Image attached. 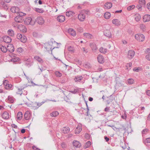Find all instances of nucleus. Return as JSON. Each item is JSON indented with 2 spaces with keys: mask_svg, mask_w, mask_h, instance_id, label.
<instances>
[{
  "mask_svg": "<svg viewBox=\"0 0 150 150\" xmlns=\"http://www.w3.org/2000/svg\"><path fill=\"white\" fill-rule=\"evenodd\" d=\"M53 39H52H52L51 40V41L50 42H48L47 43H46L45 44V48L48 51H50L52 52L53 50L54 49L56 48H57L58 47H54L53 45L54 43H55L56 42L54 41L53 42L52 40Z\"/></svg>",
  "mask_w": 150,
  "mask_h": 150,
  "instance_id": "nucleus-1",
  "label": "nucleus"
},
{
  "mask_svg": "<svg viewBox=\"0 0 150 150\" xmlns=\"http://www.w3.org/2000/svg\"><path fill=\"white\" fill-rule=\"evenodd\" d=\"M25 14L22 12H20L17 13V16L15 18V21L18 23H22L24 19L23 16Z\"/></svg>",
  "mask_w": 150,
  "mask_h": 150,
  "instance_id": "nucleus-2",
  "label": "nucleus"
},
{
  "mask_svg": "<svg viewBox=\"0 0 150 150\" xmlns=\"http://www.w3.org/2000/svg\"><path fill=\"white\" fill-rule=\"evenodd\" d=\"M135 38L140 42L143 41L145 39L144 35L142 34H137L135 36Z\"/></svg>",
  "mask_w": 150,
  "mask_h": 150,
  "instance_id": "nucleus-3",
  "label": "nucleus"
},
{
  "mask_svg": "<svg viewBox=\"0 0 150 150\" xmlns=\"http://www.w3.org/2000/svg\"><path fill=\"white\" fill-rule=\"evenodd\" d=\"M17 38L18 39L20 40L23 43H25L27 41V38L23 34H18L17 35Z\"/></svg>",
  "mask_w": 150,
  "mask_h": 150,
  "instance_id": "nucleus-4",
  "label": "nucleus"
},
{
  "mask_svg": "<svg viewBox=\"0 0 150 150\" xmlns=\"http://www.w3.org/2000/svg\"><path fill=\"white\" fill-rule=\"evenodd\" d=\"M33 60L30 58L26 59L25 63V65L27 67H29L33 65Z\"/></svg>",
  "mask_w": 150,
  "mask_h": 150,
  "instance_id": "nucleus-5",
  "label": "nucleus"
},
{
  "mask_svg": "<svg viewBox=\"0 0 150 150\" xmlns=\"http://www.w3.org/2000/svg\"><path fill=\"white\" fill-rule=\"evenodd\" d=\"M25 24L29 25L33 24L34 22H33L31 17H28L26 18L24 20Z\"/></svg>",
  "mask_w": 150,
  "mask_h": 150,
  "instance_id": "nucleus-6",
  "label": "nucleus"
},
{
  "mask_svg": "<svg viewBox=\"0 0 150 150\" xmlns=\"http://www.w3.org/2000/svg\"><path fill=\"white\" fill-rule=\"evenodd\" d=\"M78 18L80 21H83L86 18L85 15L82 12L80 11V13L78 15Z\"/></svg>",
  "mask_w": 150,
  "mask_h": 150,
  "instance_id": "nucleus-7",
  "label": "nucleus"
},
{
  "mask_svg": "<svg viewBox=\"0 0 150 150\" xmlns=\"http://www.w3.org/2000/svg\"><path fill=\"white\" fill-rule=\"evenodd\" d=\"M36 22L38 24L42 25L45 22L44 19L41 17H38L36 20Z\"/></svg>",
  "mask_w": 150,
  "mask_h": 150,
  "instance_id": "nucleus-8",
  "label": "nucleus"
},
{
  "mask_svg": "<svg viewBox=\"0 0 150 150\" xmlns=\"http://www.w3.org/2000/svg\"><path fill=\"white\" fill-rule=\"evenodd\" d=\"M135 54V52L132 50H129L128 52V57L129 59H132L134 56Z\"/></svg>",
  "mask_w": 150,
  "mask_h": 150,
  "instance_id": "nucleus-9",
  "label": "nucleus"
},
{
  "mask_svg": "<svg viewBox=\"0 0 150 150\" xmlns=\"http://www.w3.org/2000/svg\"><path fill=\"white\" fill-rule=\"evenodd\" d=\"M14 48L13 45L11 44H9L7 46V51L10 52H12L14 51Z\"/></svg>",
  "mask_w": 150,
  "mask_h": 150,
  "instance_id": "nucleus-10",
  "label": "nucleus"
},
{
  "mask_svg": "<svg viewBox=\"0 0 150 150\" xmlns=\"http://www.w3.org/2000/svg\"><path fill=\"white\" fill-rule=\"evenodd\" d=\"M4 41L6 43H9L11 42L12 40L11 38L7 36H4L3 37Z\"/></svg>",
  "mask_w": 150,
  "mask_h": 150,
  "instance_id": "nucleus-11",
  "label": "nucleus"
},
{
  "mask_svg": "<svg viewBox=\"0 0 150 150\" xmlns=\"http://www.w3.org/2000/svg\"><path fill=\"white\" fill-rule=\"evenodd\" d=\"M104 34L109 38H111L112 37L111 33L109 30H106L104 31Z\"/></svg>",
  "mask_w": 150,
  "mask_h": 150,
  "instance_id": "nucleus-12",
  "label": "nucleus"
},
{
  "mask_svg": "<svg viewBox=\"0 0 150 150\" xmlns=\"http://www.w3.org/2000/svg\"><path fill=\"white\" fill-rule=\"evenodd\" d=\"M112 23L116 26H119L121 24L120 21L118 19H115L112 21Z\"/></svg>",
  "mask_w": 150,
  "mask_h": 150,
  "instance_id": "nucleus-13",
  "label": "nucleus"
},
{
  "mask_svg": "<svg viewBox=\"0 0 150 150\" xmlns=\"http://www.w3.org/2000/svg\"><path fill=\"white\" fill-rule=\"evenodd\" d=\"M98 62L100 64H103L104 62V59L103 57L101 55H99L97 57Z\"/></svg>",
  "mask_w": 150,
  "mask_h": 150,
  "instance_id": "nucleus-14",
  "label": "nucleus"
},
{
  "mask_svg": "<svg viewBox=\"0 0 150 150\" xmlns=\"http://www.w3.org/2000/svg\"><path fill=\"white\" fill-rule=\"evenodd\" d=\"M143 20L144 22L149 21H150V15L149 14L145 15L143 17Z\"/></svg>",
  "mask_w": 150,
  "mask_h": 150,
  "instance_id": "nucleus-15",
  "label": "nucleus"
},
{
  "mask_svg": "<svg viewBox=\"0 0 150 150\" xmlns=\"http://www.w3.org/2000/svg\"><path fill=\"white\" fill-rule=\"evenodd\" d=\"M9 113L6 111L4 112L2 115V117L4 119H8L9 118Z\"/></svg>",
  "mask_w": 150,
  "mask_h": 150,
  "instance_id": "nucleus-16",
  "label": "nucleus"
},
{
  "mask_svg": "<svg viewBox=\"0 0 150 150\" xmlns=\"http://www.w3.org/2000/svg\"><path fill=\"white\" fill-rule=\"evenodd\" d=\"M57 20L60 23L62 22L65 20V16L62 15L59 16L57 17Z\"/></svg>",
  "mask_w": 150,
  "mask_h": 150,
  "instance_id": "nucleus-17",
  "label": "nucleus"
},
{
  "mask_svg": "<svg viewBox=\"0 0 150 150\" xmlns=\"http://www.w3.org/2000/svg\"><path fill=\"white\" fill-rule=\"evenodd\" d=\"M73 144L74 146L76 148H79L81 146V144L77 141H74L73 142Z\"/></svg>",
  "mask_w": 150,
  "mask_h": 150,
  "instance_id": "nucleus-18",
  "label": "nucleus"
},
{
  "mask_svg": "<svg viewBox=\"0 0 150 150\" xmlns=\"http://www.w3.org/2000/svg\"><path fill=\"white\" fill-rule=\"evenodd\" d=\"M31 115L30 114L28 111H26L24 115L25 119L26 120H29Z\"/></svg>",
  "mask_w": 150,
  "mask_h": 150,
  "instance_id": "nucleus-19",
  "label": "nucleus"
},
{
  "mask_svg": "<svg viewBox=\"0 0 150 150\" xmlns=\"http://www.w3.org/2000/svg\"><path fill=\"white\" fill-rule=\"evenodd\" d=\"M27 86V85H24L23 86L21 87V88H18V91L16 93L17 94H20L21 96L23 94L22 91L24 89V88L26 87Z\"/></svg>",
  "mask_w": 150,
  "mask_h": 150,
  "instance_id": "nucleus-20",
  "label": "nucleus"
},
{
  "mask_svg": "<svg viewBox=\"0 0 150 150\" xmlns=\"http://www.w3.org/2000/svg\"><path fill=\"white\" fill-rule=\"evenodd\" d=\"M90 46H91L92 51L94 52H95L97 49V47L96 45L93 43H91L90 44Z\"/></svg>",
  "mask_w": 150,
  "mask_h": 150,
  "instance_id": "nucleus-21",
  "label": "nucleus"
},
{
  "mask_svg": "<svg viewBox=\"0 0 150 150\" xmlns=\"http://www.w3.org/2000/svg\"><path fill=\"white\" fill-rule=\"evenodd\" d=\"M82 128L81 125H78L75 130V133L76 134H79L81 131Z\"/></svg>",
  "mask_w": 150,
  "mask_h": 150,
  "instance_id": "nucleus-22",
  "label": "nucleus"
},
{
  "mask_svg": "<svg viewBox=\"0 0 150 150\" xmlns=\"http://www.w3.org/2000/svg\"><path fill=\"white\" fill-rule=\"evenodd\" d=\"M112 3L111 2H107L104 5V8H105L109 9L112 7Z\"/></svg>",
  "mask_w": 150,
  "mask_h": 150,
  "instance_id": "nucleus-23",
  "label": "nucleus"
},
{
  "mask_svg": "<svg viewBox=\"0 0 150 150\" xmlns=\"http://www.w3.org/2000/svg\"><path fill=\"white\" fill-rule=\"evenodd\" d=\"M11 11L13 13H17V14L18 13V7L16 6H13L10 9Z\"/></svg>",
  "mask_w": 150,
  "mask_h": 150,
  "instance_id": "nucleus-24",
  "label": "nucleus"
},
{
  "mask_svg": "<svg viewBox=\"0 0 150 150\" xmlns=\"http://www.w3.org/2000/svg\"><path fill=\"white\" fill-rule=\"evenodd\" d=\"M68 32L71 35L73 36H74L76 35V33L75 31L73 29H69L68 30Z\"/></svg>",
  "mask_w": 150,
  "mask_h": 150,
  "instance_id": "nucleus-25",
  "label": "nucleus"
},
{
  "mask_svg": "<svg viewBox=\"0 0 150 150\" xmlns=\"http://www.w3.org/2000/svg\"><path fill=\"white\" fill-rule=\"evenodd\" d=\"M70 131V129L69 127H65L63 128V133L66 134L69 133Z\"/></svg>",
  "mask_w": 150,
  "mask_h": 150,
  "instance_id": "nucleus-26",
  "label": "nucleus"
},
{
  "mask_svg": "<svg viewBox=\"0 0 150 150\" xmlns=\"http://www.w3.org/2000/svg\"><path fill=\"white\" fill-rule=\"evenodd\" d=\"M74 14V12L71 11H67L66 12V15L68 17L72 16Z\"/></svg>",
  "mask_w": 150,
  "mask_h": 150,
  "instance_id": "nucleus-27",
  "label": "nucleus"
},
{
  "mask_svg": "<svg viewBox=\"0 0 150 150\" xmlns=\"http://www.w3.org/2000/svg\"><path fill=\"white\" fill-rule=\"evenodd\" d=\"M23 116L22 113L21 112H19L17 114V119L18 120H20Z\"/></svg>",
  "mask_w": 150,
  "mask_h": 150,
  "instance_id": "nucleus-28",
  "label": "nucleus"
},
{
  "mask_svg": "<svg viewBox=\"0 0 150 150\" xmlns=\"http://www.w3.org/2000/svg\"><path fill=\"white\" fill-rule=\"evenodd\" d=\"M84 36L88 39H91L92 38V35L88 33H85L83 34Z\"/></svg>",
  "mask_w": 150,
  "mask_h": 150,
  "instance_id": "nucleus-29",
  "label": "nucleus"
},
{
  "mask_svg": "<svg viewBox=\"0 0 150 150\" xmlns=\"http://www.w3.org/2000/svg\"><path fill=\"white\" fill-rule=\"evenodd\" d=\"M141 16L139 14H136L134 16V18L136 21L138 22L141 19Z\"/></svg>",
  "mask_w": 150,
  "mask_h": 150,
  "instance_id": "nucleus-30",
  "label": "nucleus"
},
{
  "mask_svg": "<svg viewBox=\"0 0 150 150\" xmlns=\"http://www.w3.org/2000/svg\"><path fill=\"white\" fill-rule=\"evenodd\" d=\"M111 14L109 12H106L105 13L104 15V18L106 19H108L109 18Z\"/></svg>",
  "mask_w": 150,
  "mask_h": 150,
  "instance_id": "nucleus-31",
  "label": "nucleus"
},
{
  "mask_svg": "<svg viewBox=\"0 0 150 150\" xmlns=\"http://www.w3.org/2000/svg\"><path fill=\"white\" fill-rule=\"evenodd\" d=\"M0 49L1 51L5 53L7 51V48L4 46L2 45L0 46Z\"/></svg>",
  "mask_w": 150,
  "mask_h": 150,
  "instance_id": "nucleus-32",
  "label": "nucleus"
},
{
  "mask_svg": "<svg viewBox=\"0 0 150 150\" xmlns=\"http://www.w3.org/2000/svg\"><path fill=\"white\" fill-rule=\"evenodd\" d=\"M139 4L141 5L143 7H145V0H139Z\"/></svg>",
  "mask_w": 150,
  "mask_h": 150,
  "instance_id": "nucleus-33",
  "label": "nucleus"
},
{
  "mask_svg": "<svg viewBox=\"0 0 150 150\" xmlns=\"http://www.w3.org/2000/svg\"><path fill=\"white\" fill-rule=\"evenodd\" d=\"M59 114V112L57 111L53 112L50 114V115L52 117H56Z\"/></svg>",
  "mask_w": 150,
  "mask_h": 150,
  "instance_id": "nucleus-34",
  "label": "nucleus"
},
{
  "mask_svg": "<svg viewBox=\"0 0 150 150\" xmlns=\"http://www.w3.org/2000/svg\"><path fill=\"white\" fill-rule=\"evenodd\" d=\"M99 51L101 53L105 54L106 53L107 50V49H104L103 47H101L99 49Z\"/></svg>",
  "mask_w": 150,
  "mask_h": 150,
  "instance_id": "nucleus-35",
  "label": "nucleus"
},
{
  "mask_svg": "<svg viewBox=\"0 0 150 150\" xmlns=\"http://www.w3.org/2000/svg\"><path fill=\"white\" fill-rule=\"evenodd\" d=\"M83 13H85L87 15H89L90 14V11L88 9H84L81 11Z\"/></svg>",
  "mask_w": 150,
  "mask_h": 150,
  "instance_id": "nucleus-36",
  "label": "nucleus"
},
{
  "mask_svg": "<svg viewBox=\"0 0 150 150\" xmlns=\"http://www.w3.org/2000/svg\"><path fill=\"white\" fill-rule=\"evenodd\" d=\"M34 58L39 62L42 63L43 62L42 59L39 57L36 56L34 57Z\"/></svg>",
  "mask_w": 150,
  "mask_h": 150,
  "instance_id": "nucleus-37",
  "label": "nucleus"
},
{
  "mask_svg": "<svg viewBox=\"0 0 150 150\" xmlns=\"http://www.w3.org/2000/svg\"><path fill=\"white\" fill-rule=\"evenodd\" d=\"M8 102L12 103L14 102V98L11 96H9L8 97Z\"/></svg>",
  "mask_w": 150,
  "mask_h": 150,
  "instance_id": "nucleus-38",
  "label": "nucleus"
},
{
  "mask_svg": "<svg viewBox=\"0 0 150 150\" xmlns=\"http://www.w3.org/2000/svg\"><path fill=\"white\" fill-rule=\"evenodd\" d=\"M8 34L9 35L11 36H13L14 35L13 31L12 30H9L8 31Z\"/></svg>",
  "mask_w": 150,
  "mask_h": 150,
  "instance_id": "nucleus-39",
  "label": "nucleus"
},
{
  "mask_svg": "<svg viewBox=\"0 0 150 150\" xmlns=\"http://www.w3.org/2000/svg\"><path fill=\"white\" fill-rule=\"evenodd\" d=\"M5 88L7 89H12V85L11 84H7L5 86Z\"/></svg>",
  "mask_w": 150,
  "mask_h": 150,
  "instance_id": "nucleus-40",
  "label": "nucleus"
},
{
  "mask_svg": "<svg viewBox=\"0 0 150 150\" xmlns=\"http://www.w3.org/2000/svg\"><path fill=\"white\" fill-rule=\"evenodd\" d=\"M34 10L36 12L40 13H42L44 11L42 9L38 8H34Z\"/></svg>",
  "mask_w": 150,
  "mask_h": 150,
  "instance_id": "nucleus-41",
  "label": "nucleus"
},
{
  "mask_svg": "<svg viewBox=\"0 0 150 150\" xmlns=\"http://www.w3.org/2000/svg\"><path fill=\"white\" fill-rule=\"evenodd\" d=\"M83 77L82 76H77L75 78L76 81H80L82 79Z\"/></svg>",
  "mask_w": 150,
  "mask_h": 150,
  "instance_id": "nucleus-42",
  "label": "nucleus"
},
{
  "mask_svg": "<svg viewBox=\"0 0 150 150\" xmlns=\"http://www.w3.org/2000/svg\"><path fill=\"white\" fill-rule=\"evenodd\" d=\"M91 145V142L90 141L87 142L85 144L84 147L85 148L89 147Z\"/></svg>",
  "mask_w": 150,
  "mask_h": 150,
  "instance_id": "nucleus-43",
  "label": "nucleus"
},
{
  "mask_svg": "<svg viewBox=\"0 0 150 150\" xmlns=\"http://www.w3.org/2000/svg\"><path fill=\"white\" fill-rule=\"evenodd\" d=\"M140 28L142 30L144 31L145 30L146 26L144 24H141L140 25Z\"/></svg>",
  "mask_w": 150,
  "mask_h": 150,
  "instance_id": "nucleus-44",
  "label": "nucleus"
},
{
  "mask_svg": "<svg viewBox=\"0 0 150 150\" xmlns=\"http://www.w3.org/2000/svg\"><path fill=\"white\" fill-rule=\"evenodd\" d=\"M128 83L130 84H131L134 83V80L133 79H129L127 80Z\"/></svg>",
  "mask_w": 150,
  "mask_h": 150,
  "instance_id": "nucleus-45",
  "label": "nucleus"
},
{
  "mask_svg": "<svg viewBox=\"0 0 150 150\" xmlns=\"http://www.w3.org/2000/svg\"><path fill=\"white\" fill-rule=\"evenodd\" d=\"M68 49L69 51L71 52H74V47H73L70 46L69 47Z\"/></svg>",
  "mask_w": 150,
  "mask_h": 150,
  "instance_id": "nucleus-46",
  "label": "nucleus"
},
{
  "mask_svg": "<svg viewBox=\"0 0 150 150\" xmlns=\"http://www.w3.org/2000/svg\"><path fill=\"white\" fill-rule=\"evenodd\" d=\"M17 51L19 53H21L23 51V49L22 47H18L17 49Z\"/></svg>",
  "mask_w": 150,
  "mask_h": 150,
  "instance_id": "nucleus-47",
  "label": "nucleus"
},
{
  "mask_svg": "<svg viewBox=\"0 0 150 150\" xmlns=\"http://www.w3.org/2000/svg\"><path fill=\"white\" fill-rule=\"evenodd\" d=\"M149 131V129L147 128H146L143 130L142 132V135L146 134Z\"/></svg>",
  "mask_w": 150,
  "mask_h": 150,
  "instance_id": "nucleus-48",
  "label": "nucleus"
},
{
  "mask_svg": "<svg viewBox=\"0 0 150 150\" xmlns=\"http://www.w3.org/2000/svg\"><path fill=\"white\" fill-rule=\"evenodd\" d=\"M84 67L87 68H89L91 67V65L89 63L86 62L84 65Z\"/></svg>",
  "mask_w": 150,
  "mask_h": 150,
  "instance_id": "nucleus-49",
  "label": "nucleus"
},
{
  "mask_svg": "<svg viewBox=\"0 0 150 150\" xmlns=\"http://www.w3.org/2000/svg\"><path fill=\"white\" fill-rule=\"evenodd\" d=\"M55 74L57 77H60L62 76V74L58 71H56L55 72Z\"/></svg>",
  "mask_w": 150,
  "mask_h": 150,
  "instance_id": "nucleus-50",
  "label": "nucleus"
},
{
  "mask_svg": "<svg viewBox=\"0 0 150 150\" xmlns=\"http://www.w3.org/2000/svg\"><path fill=\"white\" fill-rule=\"evenodd\" d=\"M142 7H143V6L139 4H138L136 6V8L139 11L142 10Z\"/></svg>",
  "mask_w": 150,
  "mask_h": 150,
  "instance_id": "nucleus-51",
  "label": "nucleus"
},
{
  "mask_svg": "<svg viewBox=\"0 0 150 150\" xmlns=\"http://www.w3.org/2000/svg\"><path fill=\"white\" fill-rule=\"evenodd\" d=\"M135 7V6L134 5L130 6L127 8V9L128 11H130L134 8Z\"/></svg>",
  "mask_w": 150,
  "mask_h": 150,
  "instance_id": "nucleus-52",
  "label": "nucleus"
},
{
  "mask_svg": "<svg viewBox=\"0 0 150 150\" xmlns=\"http://www.w3.org/2000/svg\"><path fill=\"white\" fill-rule=\"evenodd\" d=\"M144 109L145 108L144 107H140L139 109L138 112L139 113H142V112L141 111L142 110H144Z\"/></svg>",
  "mask_w": 150,
  "mask_h": 150,
  "instance_id": "nucleus-53",
  "label": "nucleus"
},
{
  "mask_svg": "<svg viewBox=\"0 0 150 150\" xmlns=\"http://www.w3.org/2000/svg\"><path fill=\"white\" fill-rule=\"evenodd\" d=\"M132 66V63L129 62L127 64L126 67L127 69H130V67Z\"/></svg>",
  "mask_w": 150,
  "mask_h": 150,
  "instance_id": "nucleus-54",
  "label": "nucleus"
},
{
  "mask_svg": "<svg viewBox=\"0 0 150 150\" xmlns=\"http://www.w3.org/2000/svg\"><path fill=\"white\" fill-rule=\"evenodd\" d=\"M61 145L62 148L63 149L66 148L67 146L66 144H65V143H64V142H62L61 144Z\"/></svg>",
  "mask_w": 150,
  "mask_h": 150,
  "instance_id": "nucleus-55",
  "label": "nucleus"
},
{
  "mask_svg": "<svg viewBox=\"0 0 150 150\" xmlns=\"http://www.w3.org/2000/svg\"><path fill=\"white\" fill-rule=\"evenodd\" d=\"M36 44L37 45V47H38L39 48H42V45L40 43H36Z\"/></svg>",
  "mask_w": 150,
  "mask_h": 150,
  "instance_id": "nucleus-56",
  "label": "nucleus"
},
{
  "mask_svg": "<svg viewBox=\"0 0 150 150\" xmlns=\"http://www.w3.org/2000/svg\"><path fill=\"white\" fill-rule=\"evenodd\" d=\"M81 50L85 53H86L88 52L87 50H86L84 47H82L81 48Z\"/></svg>",
  "mask_w": 150,
  "mask_h": 150,
  "instance_id": "nucleus-57",
  "label": "nucleus"
},
{
  "mask_svg": "<svg viewBox=\"0 0 150 150\" xmlns=\"http://www.w3.org/2000/svg\"><path fill=\"white\" fill-rule=\"evenodd\" d=\"M71 93L76 94L78 92V90L77 89H74V90L71 91H70Z\"/></svg>",
  "mask_w": 150,
  "mask_h": 150,
  "instance_id": "nucleus-58",
  "label": "nucleus"
},
{
  "mask_svg": "<svg viewBox=\"0 0 150 150\" xmlns=\"http://www.w3.org/2000/svg\"><path fill=\"white\" fill-rule=\"evenodd\" d=\"M33 149L34 150H40V149L37 148L36 146L34 145L32 146Z\"/></svg>",
  "mask_w": 150,
  "mask_h": 150,
  "instance_id": "nucleus-59",
  "label": "nucleus"
},
{
  "mask_svg": "<svg viewBox=\"0 0 150 150\" xmlns=\"http://www.w3.org/2000/svg\"><path fill=\"white\" fill-rule=\"evenodd\" d=\"M110 107H106L105 109V111L106 112H109L110 111Z\"/></svg>",
  "mask_w": 150,
  "mask_h": 150,
  "instance_id": "nucleus-60",
  "label": "nucleus"
},
{
  "mask_svg": "<svg viewBox=\"0 0 150 150\" xmlns=\"http://www.w3.org/2000/svg\"><path fill=\"white\" fill-rule=\"evenodd\" d=\"M146 58L148 60L150 61V54L147 55L146 56Z\"/></svg>",
  "mask_w": 150,
  "mask_h": 150,
  "instance_id": "nucleus-61",
  "label": "nucleus"
},
{
  "mask_svg": "<svg viewBox=\"0 0 150 150\" xmlns=\"http://www.w3.org/2000/svg\"><path fill=\"white\" fill-rule=\"evenodd\" d=\"M147 8L150 11V2L148 3L146 5Z\"/></svg>",
  "mask_w": 150,
  "mask_h": 150,
  "instance_id": "nucleus-62",
  "label": "nucleus"
},
{
  "mask_svg": "<svg viewBox=\"0 0 150 150\" xmlns=\"http://www.w3.org/2000/svg\"><path fill=\"white\" fill-rule=\"evenodd\" d=\"M45 102L42 101L41 102V103H37V105L38 106H40L42 104H43Z\"/></svg>",
  "mask_w": 150,
  "mask_h": 150,
  "instance_id": "nucleus-63",
  "label": "nucleus"
},
{
  "mask_svg": "<svg viewBox=\"0 0 150 150\" xmlns=\"http://www.w3.org/2000/svg\"><path fill=\"white\" fill-rule=\"evenodd\" d=\"M146 94L149 96H150V90H148L146 91Z\"/></svg>",
  "mask_w": 150,
  "mask_h": 150,
  "instance_id": "nucleus-64",
  "label": "nucleus"
}]
</instances>
